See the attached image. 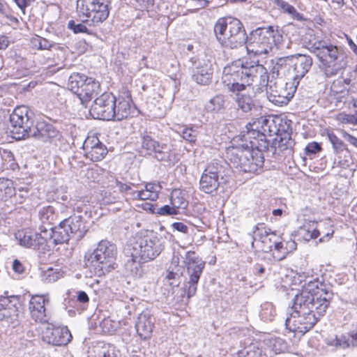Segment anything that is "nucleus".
Segmentation results:
<instances>
[{
    "instance_id": "nucleus-1",
    "label": "nucleus",
    "mask_w": 357,
    "mask_h": 357,
    "mask_svg": "<svg viewBox=\"0 0 357 357\" xmlns=\"http://www.w3.org/2000/svg\"><path fill=\"white\" fill-rule=\"evenodd\" d=\"M333 297L332 291L317 280L305 283L294 298L292 312L286 318L287 329L305 334L324 315Z\"/></svg>"
},
{
    "instance_id": "nucleus-2",
    "label": "nucleus",
    "mask_w": 357,
    "mask_h": 357,
    "mask_svg": "<svg viewBox=\"0 0 357 357\" xmlns=\"http://www.w3.org/2000/svg\"><path fill=\"white\" fill-rule=\"evenodd\" d=\"M234 79H243L245 84L259 80V84L266 86L267 98L275 105H287L296 91L294 83L285 82L282 78L269 79L267 70L261 64L250 65L244 71L233 68Z\"/></svg>"
},
{
    "instance_id": "nucleus-3",
    "label": "nucleus",
    "mask_w": 357,
    "mask_h": 357,
    "mask_svg": "<svg viewBox=\"0 0 357 357\" xmlns=\"http://www.w3.org/2000/svg\"><path fill=\"white\" fill-rule=\"evenodd\" d=\"M10 132L17 140L33 137L47 141L59 135L51 124L38 122L34 126V114L24 105L17 107L10 115Z\"/></svg>"
},
{
    "instance_id": "nucleus-4",
    "label": "nucleus",
    "mask_w": 357,
    "mask_h": 357,
    "mask_svg": "<svg viewBox=\"0 0 357 357\" xmlns=\"http://www.w3.org/2000/svg\"><path fill=\"white\" fill-rule=\"evenodd\" d=\"M234 68L236 69L240 68L241 70H243L244 71L245 69H249L250 66H248V63L244 64L240 60L228 64L223 69L222 77V83L225 85L229 91L236 93V97L235 102L238 109L245 113L251 112L253 109H257L252 98L250 95L241 93L245 90L246 86L251 85L252 83L245 84L243 79H234L235 77L231 73Z\"/></svg>"
},
{
    "instance_id": "nucleus-5",
    "label": "nucleus",
    "mask_w": 357,
    "mask_h": 357,
    "mask_svg": "<svg viewBox=\"0 0 357 357\" xmlns=\"http://www.w3.org/2000/svg\"><path fill=\"white\" fill-rule=\"evenodd\" d=\"M214 31L222 46L231 50H244L249 38L242 23L236 18L218 20Z\"/></svg>"
},
{
    "instance_id": "nucleus-6",
    "label": "nucleus",
    "mask_w": 357,
    "mask_h": 357,
    "mask_svg": "<svg viewBox=\"0 0 357 357\" xmlns=\"http://www.w3.org/2000/svg\"><path fill=\"white\" fill-rule=\"evenodd\" d=\"M282 41V35L273 26L262 27L252 31L245 47L248 54L262 56L268 54L273 45H279Z\"/></svg>"
},
{
    "instance_id": "nucleus-7",
    "label": "nucleus",
    "mask_w": 357,
    "mask_h": 357,
    "mask_svg": "<svg viewBox=\"0 0 357 357\" xmlns=\"http://www.w3.org/2000/svg\"><path fill=\"white\" fill-rule=\"evenodd\" d=\"M134 257H139L143 262L155 259L165 248V239L152 230L141 233L131 244Z\"/></svg>"
},
{
    "instance_id": "nucleus-8",
    "label": "nucleus",
    "mask_w": 357,
    "mask_h": 357,
    "mask_svg": "<svg viewBox=\"0 0 357 357\" xmlns=\"http://www.w3.org/2000/svg\"><path fill=\"white\" fill-rule=\"evenodd\" d=\"M307 48L317 56L327 75L336 74V68H334L342 56L337 46L329 45L324 40H316L309 42Z\"/></svg>"
},
{
    "instance_id": "nucleus-9",
    "label": "nucleus",
    "mask_w": 357,
    "mask_h": 357,
    "mask_svg": "<svg viewBox=\"0 0 357 357\" xmlns=\"http://www.w3.org/2000/svg\"><path fill=\"white\" fill-rule=\"evenodd\" d=\"M251 147L246 145L230 146L226 150V157L234 167L239 168L244 172L253 174L259 173V167L261 165L259 155L255 159V164L249 165L248 158L254 153L255 147L257 148L254 142H250Z\"/></svg>"
},
{
    "instance_id": "nucleus-10",
    "label": "nucleus",
    "mask_w": 357,
    "mask_h": 357,
    "mask_svg": "<svg viewBox=\"0 0 357 357\" xmlns=\"http://www.w3.org/2000/svg\"><path fill=\"white\" fill-rule=\"evenodd\" d=\"M68 86L77 96L82 104L96 96L100 91V85L98 81L78 73L69 77Z\"/></svg>"
},
{
    "instance_id": "nucleus-11",
    "label": "nucleus",
    "mask_w": 357,
    "mask_h": 357,
    "mask_svg": "<svg viewBox=\"0 0 357 357\" xmlns=\"http://www.w3.org/2000/svg\"><path fill=\"white\" fill-rule=\"evenodd\" d=\"M183 263L188 275L185 291L187 293L188 298H190L197 292V284L206 263L194 251H188L185 253Z\"/></svg>"
},
{
    "instance_id": "nucleus-12",
    "label": "nucleus",
    "mask_w": 357,
    "mask_h": 357,
    "mask_svg": "<svg viewBox=\"0 0 357 357\" xmlns=\"http://www.w3.org/2000/svg\"><path fill=\"white\" fill-rule=\"evenodd\" d=\"M109 3V0H77V9L87 17V21L96 24L108 17Z\"/></svg>"
},
{
    "instance_id": "nucleus-13",
    "label": "nucleus",
    "mask_w": 357,
    "mask_h": 357,
    "mask_svg": "<svg viewBox=\"0 0 357 357\" xmlns=\"http://www.w3.org/2000/svg\"><path fill=\"white\" fill-rule=\"evenodd\" d=\"M116 97L110 93H104L96 98L90 108V114L97 119L110 121L115 116Z\"/></svg>"
},
{
    "instance_id": "nucleus-14",
    "label": "nucleus",
    "mask_w": 357,
    "mask_h": 357,
    "mask_svg": "<svg viewBox=\"0 0 357 357\" xmlns=\"http://www.w3.org/2000/svg\"><path fill=\"white\" fill-rule=\"evenodd\" d=\"M192 66L191 74L193 81L199 85L206 86L211 83L213 68L210 59L206 58L195 59H190Z\"/></svg>"
},
{
    "instance_id": "nucleus-15",
    "label": "nucleus",
    "mask_w": 357,
    "mask_h": 357,
    "mask_svg": "<svg viewBox=\"0 0 357 357\" xmlns=\"http://www.w3.org/2000/svg\"><path fill=\"white\" fill-rule=\"evenodd\" d=\"M85 266L98 276L105 275L115 268V259L102 257L96 252L85 255Z\"/></svg>"
},
{
    "instance_id": "nucleus-16",
    "label": "nucleus",
    "mask_w": 357,
    "mask_h": 357,
    "mask_svg": "<svg viewBox=\"0 0 357 357\" xmlns=\"http://www.w3.org/2000/svg\"><path fill=\"white\" fill-rule=\"evenodd\" d=\"M222 166L218 162H211L204 169L199 181V188L205 193L215 192L219 187V176Z\"/></svg>"
},
{
    "instance_id": "nucleus-17",
    "label": "nucleus",
    "mask_w": 357,
    "mask_h": 357,
    "mask_svg": "<svg viewBox=\"0 0 357 357\" xmlns=\"http://www.w3.org/2000/svg\"><path fill=\"white\" fill-rule=\"evenodd\" d=\"M141 146L146 151L147 154H154L155 158L160 161H165L169 158L170 148L166 144L154 139L147 132L142 135Z\"/></svg>"
},
{
    "instance_id": "nucleus-18",
    "label": "nucleus",
    "mask_w": 357,
    "mask_h": 357,
    "mask_svg": "<svg viewBox=\"0 0 357 357\" xmlns=\"http://www.w3.org/2000/svg\"><path fill=\"white\" fill-rule=\"evenodd\" d=\"M15 238L19 244L27 248L33 250H45L47 243V236H45L44 230L41 233L31 231L20 230L15 234Z\"/></svg>"
},
{
    "instance_id": "nucleus-19",
    "label": "nucleus",
    "mask_w": 357,
    "mask_h": 357,
    "mask_svg": "<svg viewBox=\"0 0 357 357\" xmlns=\"http://www.w3.org/2000/svg\"><path fill=\"white\" fill-rule=\"evenodd\" d=\"M72 335L66 327L47 326L43 331V340L54 346L67 345L72 340Z\"/></svg>"
},
{
    "instance_id": "nucleus-20",
    "label": "nucleus",
    "mask_w": 357,
    "mask_h": 357,
    "mask_svg": "<svg viewBox=\"0 0 357 357\" xmlns=\"http://www.w3.org/2000/svg\"><path fill=\"white\" fill-rule=\"evenodd\" d=\"M82 147L86 158L93 162L102 160L108 152L106 146L95 135L88 136Z\"/></svg>"
},
{
    "instance_id": "nucleus-21",
    "label": "nucleus",
    "mask_w": 357,
    "mask_h": 357,
    "mask_svg": "<svg viewBox=\"0 0 357 357\" xmlns=\"http://www.w3.org/2000/svg\"><path fill=\"white\" fill-rule=\"evenodd\" d=\"M48 302L44 296L36 295L31 297L29 302V311L31 317L38 322H47V316L46 314L45 303Z\"/></svg>"
},
{
    "instance_id": "nucleus-22",
    "label": "nucleus",
    "mask_w": 357,
    "mask_h": 357,
    "mask_svg": "<svg viewBox=\"0 0 357 357\" xmlns=\"http://www.w3.org/2000/svg\"><path fill=\"white\" fill-rule=\"evenodd\" d=\"M154 318L147 311H143L137 317L135 328L141 338L146 339L153 332Z\"/></svg>"
},
{
    "instance_id": "nucleus-23",
    "label": "nucleus",
    "mask_w": 357,
    "mask_h": 357,
    "mask_svg": "<svg viewBox=\"0 0 357 357\" xmlns=\"http://www.w3.org/2000/svg\"><path fill=\"white\" fill-rule=\"evenodd\" d=\"M292 63L294 71V81L303 78L310 70L312 65V59L305 54L292 56Z\"/></svg>"
},
{
    "instance_id": "nucleus-24",
    "label": "nucleus",
    "mask_w": 357,
    "mask_h": 357,
    "mask_svg": "<svg viewBox=\"0 0 357 357\" xmlns=\"http://www.w3.org/2000/svg\"><path fill=\"white\" fill-rule=\"evenodd\" d=\"M66 229L68 231L70 238H75L77 241L84 237L86 229L82 218L79 216L70 217L63 220Z\"/></svg>"
},
{
    "instance_id": "nucleus-25",
    "label": "nucleus",
    "mask_w": 357,
    "mask_h": 357,
    "mask_svg": "<svg viewBox=\"0 0 357 357\" xmlns=\"http://www.w3.org/2000/svg\"><path fill=\"white\" fill-rule=\"evenodd\" d=\"M44 234L47 236V241H52V243L55 245L68 243L70 238L63 221L54 228L51 227L49 230L45 229Z\"/></svg>"
},
{
    "instance_id": "nucleus-26",
    "label": "nucleus",
    "mask_w": 357,
    "mask_h": 357,
    "mask_svg": "<svg viewBox=\"0 0 357 357\" xmlns=\"http://www.w3.org/2000/svg\"><path fill=\"white\" fill-rule=\"evenodd\" d=\"M131 257L132 258L128 259L125 264L126 269L134 278H139L144 273L143 264L145 262L140 260L139 257H134L132 252L131 253Z\"/></svg>"
},
{
    "instance_id": "nucleus-27",
    "label": "nucleus",
    "mask_w": 357,
    "mask_h": 357,
    "mask_svg": "<svg viewBox=\"0 0 357 357\" xmlns=\"http://www.w3.org/2000/svg\"><path fill=\"white\" fill-rule=\"evenodd\" d=\"M254 126H255V129H259V132H261V137H265L266 135L273 136V132H275L274 119L261 116L257 119V122L254 123Z\"/></svg>"
},
{
    "instance_id": "nucleus-28",
    "label": "nucleus",
    "mask_w": 357,
    "mask_h": 357,
    "mask_svg": "<svg viewBox=\"0 0 357 357\" xmlns=\"http://www.w3.org/2000/svg\"><path fill=\"white\" fill-rule=\"evenodd\" d=\"M114 110L115 111V116L112 120L121 121L128 118L130 114V102L124 98L116 99Z\"/></svg>"
},
{
    "instance_id": "nucleus-29",
    "label": "nucleus",
    "mask_w": 357,
    "mask_h": 357,
    "mask_svg": "<svg viewBox=\"0 0 357 357\" xmlns=\"http://www.w3.org/2000/svg\"><path fill=\"white\" fill-rule=\"evenodd\" d=\"M225 98L222 95L213 97L205 105V109L208 112L223 113L225 109Z\"/></svg>"
},
{
    "instance_id": "nucleus-30",
    "label": "nucleus",
    "mask_w": 357,
    "mask_h": 357,
    "mask_svg": "<svg viewBox=\"0 0 357 357\" xmlns=\"http://www.w3.org/2000/svg\"><path fill=\"white\" fill-rule=\"evenodd\" d=\"M102 257H107V258L114 259L116 255V246L114 244L110 243L107 241H100L96 249L93 250Z\"/></svg>"
},
{
    "instance_id": "nucleus-31",
    "label": "nucleus",
    "mask_w": 357,
    "mask_h": 357,
    "mask_svg": "<svg viewBox=\"0 0 357 357\" xmlns=\"http://www.w3.org/2000/svg\"><path fill=\"white\" fill-rule=\"evenodd\" d=\"M275 132H273V135H284L286 138L287 136H290L291 132V128L290 126L291 121L289 120H284L281 118L275 119Z\"/></svg>"
},
{
    "instance_id": "nucleus-32",
    "label": "nucleus",
    "mask_w": 357,
    "mask_h": 357,
    "mask_svg": "<svg viewBox=\"0 0 357 357\" xmlns=\"http://www.w3.org/2000/svg\"><path fill=\"white\" fill-rule=\"evenodd\" d=\"M63 271L59 268H48L41 273V280L46 283H51L63 277Z\"/></svg>"
},
{
    "instance_id": "nucleus-33",
    "label": "nucleus",
    "mask_w": 357,
    "mask_h": 357,
    "mask_svg": "<svg viewBox=\"0 0 357 357\" xmlns=\"http://www.w3.org/2000/svg\"><path fill=\"white\" fill-rule=\"evenodd\" d=\"M171 204L178 211L179 208H185L188 202L185 199L183 192L178 190H173L170 197Z\"/></svg>"
},
{
    "instance_id": "nucleus-34",
    "label": "nucleus",
    "mask_w": 357,
    "mask_h": 357,
    "mask_svg": "<svg viewBox=\"0 0 357 357\" xmlns=\"http://www.w3.org/2000/svg\"><path fill=\"white\" fill-rule=\"evenodd\" d=\"M197 128L193 126L183 128L181 131L182 137L189 142H195L197 139Z\"/></svg>"
},
{
    "instance_id": "nucleus-35",
    "label": "nucleus",
    "mask_w": 357,
    "mask_h": 357,
    "mask_svg": "<svg viewBox=\"0 0 357 357\" xmlns=\"http://www.w3.org/2000/svg\"><path fill=\"white\" fill-rule=\"evenodd\" d=\"M328 138L331 143L333 145V148L334 149L335 153H338L340 151H342L345 147L346 145L333 132H328Z\"/></svg>"
},
{
    "instance_id": "nucleus-36",
    "label": "nucleus",
    "mask_w": 357,
    "mask_h": 357,
    "mask_svg": "<svg viewBox=\"0 0 357 357\" xmlns=\"http://www.w3.org/2000/svg\"><path fill=\"white\" fill-rule=\"evenodd\" d=\"M132 195L134 199L155 201L158 199L157 194H151L145 189L134 191Z\"/></svg>"
},
{
    "instance_id": "nucleus-37",
    "label": "nucleus",
    "mask_w": 357,
    "mask_h": 357,
    "mask_svg": "<svg viewBox=\"0 0 357 357\" xmlns=\"http://www.w3.org/2000/svg\"><path fill=\"white\" fill-rule=\"evenodd\" d=\"M274 3L281 8H282L284 10H285L287 13L291 14L294 16H295L298 20H300L301 18V15L297 13L295 8L288 3L287 2L284 1V0H274Z\"/></svg>"
},
{
    "instance_id": "nucleus-38",
    "label": "nucleus",
    "mask_w": 357,
    "mask_h": 357,
    "mask_svg": "<svg viewBox=\"0 0 357 357\" xmlns=\"http://www.w3.org/2000/svg\"><path fill=\"white\" fill-rule=\"evenodd\" d=\"M40 218L43 222H47L53 224L56 218L54 208L50 206L43 208V211L40 212Z\"/></svg>"
},
{
    "instance_id": "nucleus-39",
    "label": "nucleus",
    "mask_w": 357,
    "mask_h": 357,
    "mask_svg": "<svg viewBox=\"0 0 357 357\" xmlns=\"http://www.w3.org/2000/svg\"><path fill=\"white\" fill-rule=\"evenodd\" d=\"M287 61L292 62V56L278 58L272 68L273 74H276L278 76L280 70L287 65Z\"/></svg>"
},
{
    "instance_id": "nucleus-40",
    "label": "nucleus",
    "mask_w": 357,
    "mask_h": 357,
    "mask_svg": "<svg viewBox=\"0 0 357 357\" xmlns=\"http://www.w3.org/2000/svg\"><path fill=\"white\" fill-rule=\"evenodd\" d=\"M270 344L273 351L276 354L283 352L287 348L285 342L281 338L271 340Z\"/></svg>"
},
{
    "instance_id": "nucleus-41",
    "label": "nucleus",
    "mask_w": 357,
    "mask_h": 357,
    "mask_svg": "<svg viewBox=\"0 0 357 357\" xmlns=\"http://www.w3.org/2000/svg\"><path fill=\"white\" fill-rule=\"evenodd\" d=\"M153 213L160 215H177L178 213V211H176L172 205H165L162 207L158 208L156 211H153Z\"/></svg>"
},
{
    "instance_id": "nucleus-42",
    "label": "nucleus",
    "mask_w": 357,
    "mask_h": 357,
    "mask_svg": "<svg viewBox=\"0 0 357 357\" xmlns=\"http://www.w3.org/2000/svg\"><path fill=\"white\" fill-rule=\"evenodd\" d=\"M17 308L10 301V305L6 306L3 312L0 313V320L8 319L15 314Z\"/></svg>"
},
{
    "instance_id": "nucleus-43",
    "label": "nucleus",
    "mask_w": 357,
    "mask_h": 357,
    "mask_svg": "<svg viewBox=\"0 0 357 357\" xmlns=\"http://www.w3.org/2000/svg\"><path fill=\"white\" fill-rule=\"evenodd\" d=\"M68 27L73 30L75 33L88 32V29L84 24L82 23L76 24L74 20H70L68 22Z\"/></svg>"
},
{
    "instance_id": "nucleus-44",
    "label": "nucleus",
    "mask_w": 357,
    "mask_h": 357,
    "mask_svg": "<svg viewBox=\"0 0 357 357\" xmlns=\"http://www.w3.org/2000/svg\"><path fill=\"white\" fill-rule=\"evenodd\" d=\"M35 45H38L40 50H50V48H56V45H52L47 39L43 38H38L35 39Z\"/></svg>"
},
{
    "instance_id": "nucleus-45",
    "label": "nucleus",
    "mask_w": 357,
    "mask_h": 357,
    "mask_svg": "<svg viewBox=\"0 0 357 357\" xmlns=\"http://www.w3.org/2000/svg\"><path fill=\"white\" fill-rule=\"evenodd\" d=\"M257 155H259V158H261V165L259 167V171H261L263 168L264 160L263 154L258 149V148H257V149H254V153L252 154V156H250V158H248V162L249 165L250 164L252 165V163H253V165L255 164V159L257 158Z\"/></svg>"
},
{
    "instance_id": "nucleus-46",
    "label": "nucleus",
    "mask_w": 357,
    "mask_h": 357,
    "mask_svg": "<svg viewBox=\"0 0 357 357\" xmlns=\"http://www.w3.org/2000/svg\"><path fill=\"white\" fill-rule=\"evenodd\" d=\"M305 231L306 234L304 235V237L307 241H309L310 239H315L320 234L319 231L313 227V225H310L308 228L305 230Z\"/></svg>"
},
{
    "instance_id": "nucleus-47",
    "label": "nucleus",
    "mask_w": 357,
    "mask_h": 357,
    "mask_svg": "<svg viewBox=\"0 0 357 357\" xmlns=\"http://www.w3.org/2000/svg\"><path fill=\"white\" fill-rule=\"evenodd\" d=\"M337 120L342 123L353 124L354 121V115L347 114L346 113H340L337 116Z\"/></svg>"
},
{
    "instance_id": "nucleus-48",
    "label": "nucleus",
    "mask_w": 357,
    "mask_h": 357,
    "mask_svg": "<svg viewBox=\"0 0 357 357\" xmlns=\"http://www.w3.org/2000/svg\"><path fill=\"white\" fill-rule=\"evenodd\" d=\"M259 352L245 348L236 354V357H259Z\"/></svg>"
},
{
    "instance_id": "nucleus-49",
    "label": "nucleus",
    "mask_w": 357,
    "mask_h": 357,
    "mask_svg": "<svg viewBox=\"0 0 357 357\" xmlns=\"http://www.w3.org/2000/svg\"><path fill=\"white\" fill-rule=\"evenodd\" d=\"M321 150V145L315 142L309 143L305 147V151L307 154H314L320 151Z\"/></svg>"
},
{
    "instance_id": "nucleus-50",
    "label": "nucleus",
    "mask_w": 357,
    "mask_h": 357,
    "mask_svg": "<svg viewBox=\"0 0 357 357\" xmlns=\"http://www.w3.org/2000/svg\"><path fill=\"white\" fill-rule=\"evenodd\" d=\"M161 189V185L156 183H149L145 185V190H146L151 194H157L158 196Z\"/></svg>"
},
{
    "instance_id": "nucleus-51",
    "label": "nucleus",
    "mask_w": 357,
    "mask_h": 357,
    "mask_svg": "<svg viewBox=\"0 0 357 357\" xmlns=\"http://www.w3.org/2000/svg\"><path fill=\"white\" fill-rule=\"evenodd\" d=\"M342 135L343 138L349 142L351 144L357 148V138L349 134L347 132L342 130Z\"/></svg>"
},
{
    "instance_id": "nucleus-52",
    "label": "nucleus",
    "mask_w": 357,
    "mask_h": 357,
    "mask_svg": "<svg viewBox=\"0 0 357 357\" xmlns=\"http://www.w3.org/2000/svg\"><path fill=\"white\" fill-rule=\"evenodd\" d=\"M172 227L175 229V230H177L178 231H181L183 234H188V227L187 225H185L184 223L183 222H174L172 225Z\"/></svg>"
},
{
    "instance_id": "nucleus-53",
    "label": "nucleus",
    "mask_w": 357,
    "mask_h": 357,
    "mask_svg": "<svg viewBox=\"0 0 357 357\" xmlns=\"http://www.w3.org/2000/svg\"><path fill=\"white\" fill-rule=\"evenodd\" d=\"M13 270L15 273L21 274L24 271V267L18 259H15L13 262Z\"/></svg>"
},
{
    "instance_id": "nucleus-54",
    "label": "nucleus",
    "mask_w": 357,
    "mask_h": 357,
    "mask_svg": "<svg viewBox=\"0 0 357 357\" xmlns=\"http://www.w3.org/2000/svg\"><path fill=\"white\" fill-rule=\"evenodd\" d=\"M142 8H149L153 6L154 0H135Z\"/></svg>"
},
{
    "instance_id": "nucleus-55",
    "label": "nucleus",
    "mask_w": 357,
    "mask_h": 357,
    "mask_svg": "<svg viewBox=\"0 0 357 357\" xmlns=\"http://www.w3.org/2000/svg\"><path fill=\"white\" fill-rule=\"evenodd\" d=\"M115 183L121 192H126L131 189V186L130 185L123 183L118 180H116Z\"/></svg>"
},
{
    "instance_id": "nucleus-56",
    "label": "nucleus",
    "mask_w": 357,
    "mask_h": 357,
    "mask_svg": "<svg viewBox=\"0 0 357 357\" xmlns=\"http://www.w3.org/2000/svg\"><path fill=\"white\" fill-rule=\"evenodd\" d=\"M17 6L22 9L24 10L25 8L29 6L31 2L34 1L35 0H13Z\"/></svg>"
},
{
    "instance_id": "nucleus-57",
    "label": "nucleus",
    "mask_w": 357,
    "mask_h": 357,
    "mask_svg": "<svg viewBox=\"0 0 357 357\" xmlns=\"http://www.w3.org/2000/svg\"><path fill=\"white\" fill-rule=\"evenodd\" d=\"M10 301L8 297L0 298V313L3 312L6 306L10 305Z\"/></svg>"
},
{
    "instance_id": "nucleus-58",
    "label": "nucleus",
    "mask_w": 357,
    "mask_h": 357,
    "mask_svg": "<svg viewBox=\"0 0 357 357\" xmlns=\"http://www.w3.org/2000/svg\"><path fill=\"white\" fill-rule=\"evenodd\" d=\"M4 184L6 186V194H8L10 197H11L13 195L15 194V189L10 186L13 185L11 181L6 180Z\"/></svg>"
},
{
    "instance_id": "nucleus-59",
    "label": "nucleus",
    "mask_w": 357,
    "mask_h": 357,
    "mask_svg": "<svg viewBox=\"0 0 357 357\" xmlns=\"http://www.w3.org/2000/svg\"><path fill=\"white\" fill-rule=\"evenodd\" d=\"M77 300L83 303H87L89 300L88 295L84 291H79L77 295Z\"/></svg>"
},
{
    "instance_id": "nucleus-60",
    "label": "nucleus",
    "mask_w": 357,
    "mask_h": 357,
    "mask_svg": "<svg viewBox=\"0 0 357 357\" xmlns=\"http://www.w3.org/2000/svg\"><path fill=\"white\" fill-rule=\"evenodd\" d=\"M177 276H178V273L174 271V269L170 266L168 269V273L165 277V279L167 280H174Z\"/></svg>"
},
{
    "instance_id": "nucleus-61",
    "label": "nucleus",
    "mask_w": 357,
    "mask_h": 357,
    "mask_svg": "<svg viewBox=\"0 0 357 357\" xmlns=\"http://www.w3.org/2000/svg\"><path fill=\"white\" fill-rule=\"evenodd\" d=\"M142 208L146 211H150L152 213H153V211H156L158 208L155 205L147 202L142 204Z\"/></svg>"
},
{
    "instance_id": "nucleus-62",
    "label": "nucleus",
    "mask_w": 357,
    "mask_h": 357,
    "mask_svg": "<svg viewBox=\"0 0 357 357\" xmlns=\"http://www.w3.org/2000/svg\"><path fill=\"white\" fill-rule=\"evenodd\" d=\"M8 41L5 36H0V50L6 49L8 46Z\"/></svg>"
},
{
    "instance_id": "nucleus-63",
    "label": "nucleus",
    "mask_w": 357,
    "mask_h": 357,
    "mask_svg": "<svg viewBox=\"0 0 357 357\" xmlns=\"http://www.w3.org/2000/svg\"><path fill=\"white\" fill-rule=\"evenodd\" d=\"M254 268L256 270L255 274L257 275H261L265 271L264 268L261 265H260L259 264H255Z\"/></svg>"
},
{
    "instance_id": "nucleus-64",
    "label": "nucleus",
    "mask_w": 357,
    "mask_h": 357,
    "mask_svg": "<svg viewBox=\"0 0 357 357\" xmlns=\"http://www.w3.org/2000/svg\"><path fill=\"white\" fill-rule=\"evenodd\" d=\"M348 43L350 48L357 55V45L353 42L351 39H348Z\"/></svg>"
}]
</instances>
